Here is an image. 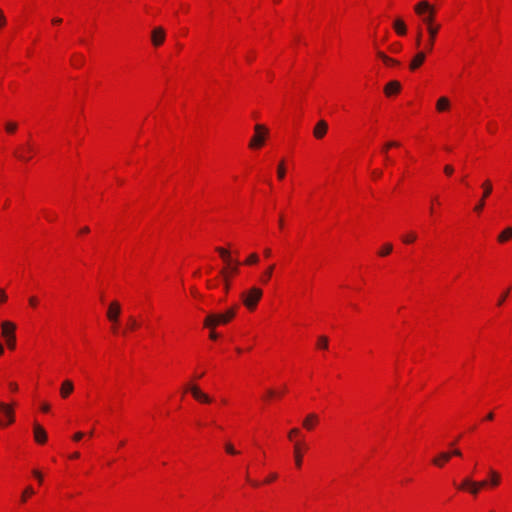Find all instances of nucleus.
Wrapping results in <instances>:
<instances>
[{"mask_svg":"<svg viewBox=\"0 0 512 512\" xmlns=\"http://www.w3.org/2000/svg\"><path fill=\"white\" fill-rule=\"evenodd\" d=\"M279 227L280 228L283 227V218H282V216L279 218Z\"/></svg>","mask_w":512,"mask_h":512,"instance_id":"774afa93","label":"nucleus"},{"mask_svg":"<svg viewBox=\"0 0 512 512\" xmlns=\"http://www.w3.org/2000/svg\"><path fill=\"white\" fill-rule=\"evenodd\" d=\"M294 455H295V464L297 467H301L302 465V453L301 447L299 443H295L294 445Z\"/></svg>","mask_w":512,"mask_h":512,"instance_id":"393cba45","label":"nucleus"},{"mask_svg":"<svg viewBox=\"0 0 512 512\" xmlns=\"http://www.w3.org/2000/svg\"><path fill=\"white\" fill-rule=\"evenodd\" d=\"M449 100L448 98L446 97H441L439 98V100L437 101V105H436V108L438 111H444L446 109H448L449 107Z\"/></svg>","mask_w":512,"mask_h":512,"instance_id":"bb28decb","label":"nucleus"},{"mask_svg":"<svg viewBox=\"0 0 512 512\" xmlns=\"http://www.w3.org/2000/svg\"><path fill=\"white\" fill-rule=\"evenodd\" d=\"M399 145H400V144H399V142H397V141H389V142H387V143L383 146V148H382V153L384 154V157H385V160H386V161H389V160H390V159H389V157H388V152H387V151H388V149L393 148V147H398Z\"/></svg>","mask_w":512,"mask_h":512,"instance_id":"a878e982","label":"nucleus"},{"mask_svg":"<svg viewBox=\"0 0 512 512\" xmlns=\"http://www.w3.org/2000/svg\"><path fill=\"white\" fill-rule=\"evenodd\" d=\"M83 435H84V434H83L82 432H77V433H75V434H74V436H73V440H75V441H79V440H81V439H82Z\"/></svg>","mask_w":512,"mask_h":512,"instance_id":"8fccbe9b","label":"nucleus"},{"mask_svg":"<svg viewBox=\"0 0 512 512\" xmlns=\"http://www.w3.org/2000/svg\"><path fill=\"white\" fill-rule=\"evenodd\" d=\"M421 37H422V33H421V31H419L417 36H416V45L417 46L420 45Z\"/></svg>","mask_w":512,"mask_h":512,"instance_id":"864d4df0","label":"nucleus"},{"mask_svg":"<svg viewBox=\"0 0 512 512\" xmlns=\"http://www.w3.org/2000/svg\"><path fill=\"white\" fill-rule=\"evenodd\" d=\"M187 390L190 391L194 399L200 403L209 404L212 402V398L204 393L196 384H189Z\"/></svg>","mask_w":512,"mask_h":512,"instance_id":"6e6552de","label":"nucleus"},{"mask_svg":"<svg viewBox=\"0 0 512 512\" xmlns=\"http://www.w3.org/2000/svg\"><path fill=\"white\" fill-rule=\"evenodd\" d=\"M416 234L411 232L403 237V242L406 244L412 243L416 240Z\"/></svg>","mask_w":512,"mask_h":512,"instance_id":"f704fd0d","label":"nucleus"},{"mask_svg":"<svg viewBox=\"0 0 512 512\" xmlns=\"http://www.w3.org/2000/svg\"><path fill=\"white\" fill-rule=\"evenodd\" d=\"M274 268H275V265H274V264H272V265H270V266H269V267L264 271V273H263V275H262V278H261V281H262L263 283H267V282L271 279L272 274H273V271H274Z\"/></svg>","mask_w":512,"mask_h":512,"instance_id":"cd10ccee","label":"nucleus"},{"mask_svg":"<svg viewBox=\"0 0 512 512\" xmlns=\"http://www.w3.org/2000/svg\"><path fill=\"white\" fill-rule=\"evenodd\" d=\"M264 255H265V257H270L271 256V249L270 248H266L264 250Z\"/></svg>","mask_w":512,"mask_h":512,"instance_id":"052dcab7","label":"nucleus"},{"mask_svg":"<svg viewBox=\"0 0 512 512\" xmlns=\"http://www.w3.org/2000/svg\"><path fill=\"white\" fill-rule=\"evenodd\" d=\"M34 438H35L36 442H38L40 444L45 443L47 440L46 431L39 424L34 425Z\"/></svg>","mask_w":512,"mask_h":512,"instance_id":"4468645a","label":"nucleus"},{"mask_svg":"<svg viewBox=\"0 0 512 512\" xmlns=\"http://www.w3.org/2000/svg\"><path fill=\"white\" fill-rule=\"evenodd\" d=\"M468 487H469V484H466V478L463 480V482L458 486L459 489L461 490H464V489H467L468 490Z\"/></svg>","mask_w":512,"mask_h":512,"instance_id":"3c124183","label":"nucleus"},{"mask_svg":"<svg viewBox=\"0 0 512 512\" xmlns=\"http://www.w3.org/2000/svg\"><path fill=\"white\" fill-rule=\"evenodd\" d=\"M34 493H35V492H34V489H33L31 486H28V487L24 490V492H23V494H22V496H21V501H22L23 503H24V502H26L27 497H28V496L33 495Z\"/></svg>","mask_w":512,"mask_h":512,"instance_id":"473e14b6","label":"nucleus"},{"mask_svg":"<svg viewBox=\"0 0 512 512\" xmlns=\"http://www.w3.org/2000/svg\"><path fill=\"white\" fill-rule=\"evenodd\" d=\"M0 410L7 417V419H8V423L7 424H10V423L14 422V412H13V408H12L11 405L6 404V403H0Z\"/></svg>","mask_w":512,"mask_h":512,"instance_id":"aec40b11","label":"nucleus"},{"mask_svg":"<svg viewBox=\"0 0 512 512\" xmlns=\"http://www.w3.org/2000/svg\"><path fill=\"white\" fill-rule=\"evenodd\" d=\"M9 387L12 391H16L18 389V386L16 383H10L9 384Z\"/></svg>","mask_w":512,"mask_h":512,"instance_id":"13d9d810","label":"nucleus"},{"mask_svg":"<svg viewBox=\"0 0 512 512\" xmlns=\"http://www.w3.org/2000/svg\"><path fill=\"white\" fill-rule=\"evenodd\" d=\"M489 475L491 477V485L492 486H498L500 483V475L497 471L491 469L489 471Z\"/></svg>","mask_w":512,"mask_h":512,"instance_id":"c85d7f7f","label":"nucleus"},{"mask_svg":"<svg viewBox=\"0 0 512 512\" xmlns=\"http://www.w3.org/2000/svg\"><path fill=\"white\" fill-rule=\"evenodd\" d=\"M17 129V124L14 122H9L6 124V131L9 133L15 132Z\"/></svg>","mask_w":512,"mask_h":512,"instance_id":"58836bf2","label":"nucleus"},{"mask_svg":"<svg viewBox=\"0 0 512 512\" xmlns=\"http://www.w3.org/2000/svg\"><path fill=\"white\" fill-rule=\"evenodd\" d=\"M254 129H255V134L250 140L249 147L250 148H259L264 144L265 138L268 134V129L264 125H261V124L255 125Z\"/></svg>","mask_w":512,"mask_h":512,"instance_id":"39448f33","label":"nucleus"},{"mask_svg":"<svg viewBox=\"0 0 512 512\" xmlns=\"http://www.w3.org/2000/svg\"><path fill=\"white\" fill-rule=\"evenodd\" d=\"M328 131V123L325 120H319L314 129H313V136L316 139H322Z\"/></svg>","mask_w":512,"mask_h":512,"instance_id":"f8f14e48","label":"nucleus"},{"mask_svg":"<svg viewBox=\"0 0 512 512\" xmlns=\"http://www.w3.org/2000/svg\"><path fill=\"white\" fill-rule=\"evenodd\" d=\"M5 24H6V17L4 15L3 11L0 9V28L5 26Z\"/></svg>","mask_w":512,"mask_h":512,"instance_id":"c03bdc74","label":"nucleus"},{"mask_svg":"<svg viewBox=\"0 0 512 512\" xmlns=\"http://www.w3.org/2000/svg\"><path fill=\"white\" fill-rule=\"evenodd\" d=\"M392 249H393V246H392L390 243H387V244H385V245L383 246V248H382V250L380 251V253H379V254H380L381 256H386V255H388L389 253H391Z\"/></svg>","mask_w":512,"mask_h":512,"instance_id":"c9c22d12","label":"nucleus"},{"mask_svg":"<svg viewBox=\"0 0 512 512\" xmlns=\"http://www.w3.org/2000/svg\"><path fill=\"white\" fill-rule=\"evenodd\" d=\"M33 475L36 477L39 483H42L43 481V475L39 470H33Z\"/></svg>","mask_w":512,"mask_h":512,"instance_id":"37998d69","label":"nucleus"},{"mask_svg":"<svg viewBox=\"0 0 512 512\" xmlns=\"http://www.w3.org/2000/svg\"><path fill=\"white\" fill-rule=\"evenodd\" d=\"M433 18H434V11H431L430 14L423 17V22L427 25V31L429 34V40H428V44H427L428 51L432 50L437 32L439 30V26H434L432 24Z\"/></svg>","mask_w":512,"mask_h":512,"instance_id":"20e7f679","label":"nucleus"},{"mask_svg":"<svg viewBox=\"0 0 512 512\" xmlns=\"http://www.w3.org/2000/svg\"><path fill=\"white\" fill-rule=\"evenodd\" d=\"M509 291L510 289H507L499 298L498 300V305H502L504 303V301L506 300L508 294H509Z\"/></svg>","mask_w":512,"mask_h":512,"instance_id":"79ce46f5","label":"nucleus"},{"mask_svg":"<svg viewBox=\"0 0 512 512\" xmlns=\"http://www.w3.org/2000/svg\"><path fill=\"white\" fill-rule=\"evenodd\" d=\"M300 433V430L298 428H293L289 431L288 437L289 439L292 438L294 435H298Z\"/></svg>","mask_w":512,"mask_h":512,"instance_id":"a18cd8bd","label":"nucleus"},{"mask_svg":"<svg viewBox=\"0 0 512 512\" xmlns=\"http://www.w3.org/2000/svg\"><path fill=\"white\" fill-rule=\"evenodd\" d=\"M400 89L401 84L398 81L393 80L387 83V85L384 88V92L386 96H391L393 94H397L400 91Z\"/></svg>","mask_w":512,"mask_h":512,"instance_id":"f3484780","label":"nucleus"},{"mask_svg":"<svg viewBox=\"0 0 512 512\" xmlns=\"http://www.w3.org/2000/svg\"><path fill=\"white\" fill-rule=\"evenodd\" d=\"M426 54L423 51L418 52L412 59L409 67L411 70H416L419 68L423 62L425 61Z\"/></svg>","mask_w":512,"mask_h":512,"instance_id":"a211bd4d","label":"nucleus"},{"mask_svg":"<svg viewBox=\"0 0 512 512\" xmlns=\"http://www.w3.org/2000/svg\"><path fill=\"white\" fill-rule=\"evenodd\" d=\"M377 56H378L382 61H384V60H385V58H387V57H388L386 54H384V53H383V52H381V51H378V52H377Z\"/></svg>","mask_w":512,"mask_h":512,"instance_id":"603ef678","label":"nucleus"},{"mask_svg":"<svg viewBox=\"0 0 512 512\" xmlns=\"http://www.w3.org/2000/svg\"><path fill=\"white\" fill-rule=\"evenodd\" d=\"M220 274L223 278V282H224V291L225 293H228L229 289H230V280L231 279V276H229L228 274V269L224 268L220 271Z\"/></svg>","mask_w":512,"mask_h":512,"instance_id":"5701e85b","label":"nucleus"},{"mask_svg":"<svg viewBox=\"0 0 512 512\" xmlns=\"http://www.w3.org/2000/svg\"><path fill=\"white\" fill-rule=\"evenodd\" d=\"M2 336L4 338L10 337V335H15L16 326L14 323L9 321H3L1 323Z\"/></svg>","mask_w":512,"mask_h":512,"instance_id":"2eb2a0df","label":"nucleus"},{"mask_svg":"<svg viewBox=\"0 0 512 512\" xmlns=\"http://www.w3.org/2000/svg\"><path fill=\"white\" fill-rule=\"evenodd\" d=\"M166 38V32L165 29L161 26L155 27L151 31V42L154 47L161 46Z\"/></svg>","mask_w":512,"mask_h":512,"instance_id":"1a4fd4ad","label":"nucleus"},{"mask_svg":"<svg viewBox=\"0 0 512 512\" xmlns=\"http://www.w3.org/2000/svg\"><path fill=\"white\" fill-rule=\"evenodd\" d=\"M386 65L388 66H392V65H398L399 62L393 58H390V57H387L385 58V60L383 61Z\"/></svg>","mask_w":512,"mask_h":512,"instance_id":"a19ab883","label":"nucleus"},{"mask_svg":"<svg viewBox=\"0 0 512 512\" xmlns=\"http://www.w3.org/2000/svg\"><path fill=\"white\" fill-rule=\"evenodd\" d=\"M216 251L219 253L220 257L226 263V265H227L226 269H229L232 274L237 273L239 262L232 260V258L230 256V252L227 249L222 248V247H217Z\"/></svg>","mask_w":512,"mask_h":512,"instance_id":"423d86ee","label":"nucleus"},{"mask_svg":"<svg viewBox=\"0 0 512 512\" xmlns=\"http://www.w3.org/2000/svg\"><path fill=\"white\" fill-rule=\"evenodd\" d=\"M6 345L9 349L14 350L16 347V336L10 335V337L5 338Z\"/></svg>","mask_w":512,"mask_h":512,"instance_id":"c756f323","label":"nucleus"},{"mask_svg":"<svg viewBox=\"0 0 512 512\" xmlns=\"http://www.w3.org/2000/svg\"><path fill=\"white\" fill-rule=\"evenodd\" d=\"M267 394H268V396H269V397H272V396H274L275 392H274V390L269 389V390L267 391Z\"/></svg>","mask_w":512,"mask_h":512,"instance_id":"69168bd1","label":"nucleus"},{"mask_svg":"<svg viewBox=\"0 0 512 512\" xmlns=\"http://www.w3.org/2000/svg\"><path fill=\"white\" fill-rule=\"evenodd\" d=\"M259 261V257L256 253H252L250 254L247 259L245 260L244 264L246 265H253V264H256L258 263Z\"/></svg>","mask_w":512,"mask_h":512,"instance_id":"7c9ffc66","label":"nucleus"},{"mask_svg":"<svg viewBox=\"0 0 512 512\" xmlns=\"http://www.w3.org/2000/svg\"><path fill=\"white\" fill-rule=\"evenodd\" d=\"M512 237V227H507L498 236V241L504 243Z\"/></svg>","mask_w":512,"mask_h":512,"instance_id":"b1692460","label":"nucleus"},{"mask_svg":"<svg viewBox=\"0 0 512 512\" xmlns=\"http://www.w3.org/2000/svg\"><path fill=\"white\" fill-rule=\"evenodd\" d=\"M452 455L461 456L462 453L459 449H455L452 452H442L437 457H435L432 462L438 467H443V465L450 460Z\"/></svg>","mask_w":512,"mask_h":512,"instance_id":"9d476101","label":"nucleus"},{"mask_svg":"<svg viewBox=\"0 0 512 512\" xmlns=\"http://www.w3.org/2000/svg\"><path fill=\"white\" fill-rule=\"evenodd\" d=\"M431 11H434V9L427 1H421L415 6V12L422 16V18L430 14Z\"/></svg>","mask_w":512,"mask_h":512,"instance_id":"ddd939ff","label":"nucleus"},{"mask_svg":"<svg viewBox=\"0 0 512 512\" xmlns=\"http://www.w3.org/2000/svg\"><path fill=\"white\" fill-rule=\"evenodd\" d=\"M41 409H42V411H43V412H48V411H49V409H50V406H49V404L44 403V404L41 406Z\"/></svg>","mask_w":512,"mask_h":512,"instance_id":"5fc2aeb1","label":"nucleus"},{"mask_svg":"<svg viewBox=\"0 0 512 512\" xmlns=\"http://www.w3.org/2000/svg\"><path fill=\"white\" fill-rule=\"evenodd\" d=\"M32 150V147L30 145H27L26 147H21L18 150H16L14 154L19 160L27 162L30 160L31 157L26 154H29L30 152H32Z\"/></svg>","mask_w":512,"mask_h":512,"instance_id":"6ab92c4d","label":"nucleus"},{"mask_svg":"<svg viewBox=\"0 0 512 512\" xmlns=\"http://www.w3.org/2000/svg\"><path fill=\"white\" fill-rule=\"evenodd\" d=\"M138 326L137 321L134 317L130 316L128 320V328L134 330Z\"/></svg>","mask_w":512,"mask_h":512,"instance_id":"4c0bfd02","label":"nucleus"},{"mask_svg":"<svg viewBox=\"0 0 512 512\" xmlns=\"http://www.w3.org/2000/svg\"><path fill=\"white\" fill-rule=\"evenodd\" d=\"M494 418V414L492 412H490L489 414H487L486 416V419L487 420H492Z\"/></svg>","mask_w":512,"mask_h":512,"instance_id":"0e129e2a","label":"nucleus"},{"mask_svg":"<svg viewBox=\"0 0 512 512\" xmlns=\"http://www.w3.org/2000/svg\"><path fill=\"white\" fill-rule=\"evenodd\" d=\"M466 484H469L468 491L476 496L482 488L486 487L488 482L486 480L474 481L471 478H466Z\"/></svg>","mask_w":512,"mask_h":512,"instance_id":"9b49d317","label":"nucleus"},{"mask_svg":"<svg viewBox=\"0 0 512 512\" xmlns=\"http://www.w3.org/2000/svg\"><path fill=\"white\" fill-rule=\"evenodd\" d=\"M444 173L447 175V176H451L453 173H454V167L452 165H445L444 166Z\"/></svg>","mask_w":512,"mask_h":512,"instance_id":"ea45409f","label":"nucleus"},{"mask_svg":"<svg viewBox=\"0 0 512 512\" xmlns=\"http://www.w3.org/2000/svg\"><path fill=\"white\" fill-rule=\"evenodd\" d=\"M121 314V305L118 301H112L107 309V319L111 322V330L113 333H118V322Z\"/></svg>","mask_w":512,"mask_h":512,"instance_id":"7ed1b4c3","label":"nucleus"},{"mask_svg":"<svg viewBox=\"0 0 512 512\" xmlns=\"http://www.w3.org/2000/svg\"><path fill=\"white\" fill-rule=\"evenodd\" d=\"M372 175H373L374 177H380V176L382 175V172H381L380 170H374V171L372 172Z\"/></svg>","mask_w":512,"mask_h":512,"instance_id":"4d7b16f0","label":"nucleus"},{"mask_svg":"<svg viewBox=\"0 0 512 512\" xmlns=\"http://www.w3.org/2000/svg\"><path fill=\"white\" fill-rule=\"evenodd\" d=\"M74 389L73 383L70 380H65L62 383L60 394L63 398H66Z\"/></svg>","mask_w":512,"mask_h":512,"instance_id":"412c9836","label":"nucleus"},{"mask_svg":"<svg viewBox=\"0 0 512 512\" xmlns=\"http://www.w3.org/2000/svg\"><path fill=\"white\" fill-rule=\"evenodd\" d=\"M276 479H277V474H276V473H272V474H270V475H269V477L265 480V482H266V483H270V482H272V481H274V480H276Z\"/></svg>","mask_w":512,"mask_h":512,"instance_id":"de8ad7c7","label":"nucleus"},{"mask_svg":"<svg viewBox=\"0 0 512 512\" xmlns=\"http://www.w3.org/2000/svg\"><path fill=\"white\" fill-rule=\"evenodd\" d=\"M89 231H90V230H89V227L85 226V227H83V228L80 230V233L85 234V233H88Z\"/></svg>","mask_w":512,"mask_h":512,"instance_id":"680f3d73","label":"nucleus"},{"mask_svg":"<svg viewBox=\"0 0 512 512\" xmlns=\"http://www.w3.org/2000/svg\"><path fill=\"white\" fill-rule=\"evenodd\" d=\"M393 27H394V29H395V31H396V33H397L398 35L403 36V35H405V34H406V32H407L406 25H405V23H404V21H403L402 19H399V18H398V19H396V20L394 21Z\"/></svg>","mask_w":512,"mask_h":512,"instance_id":"4be33fe9","label":"nucleus"},{"mask_svg":"<svg viewBox=\"0 0 512 512\" xmlns=\"http://www.w3.org/2000/svg\"><path fill=\"white\" fill-rule=\"evenodd\" d=\"M7 300L6 292L3 289H0V302H5Z\"/></svg>","mask_w":512,"mask_h":512,"instance_id":"09e8293b","label":"nucleus"},{"mask_svg":"<svg viewBox=\"0 0 512 512\" xmlns=\"http://www.w3.org/2000/svg\"><path fill=\"white\" fill-rule=\"evenodd\" d=\"M79 456H80V454H79L78 452H75V453H73V454L70 456V458H71V459H77V458H79Z\"/></svg>","mask_w":512,"mask_h":512,"instance_id":"e2e57ef3","label":"nucleus"},{"mask_svg":"<svg viewBox=\"0 0 512 512\" xmlns=\"http://www.w3.org/2000/svg\"><path fill=\"white\" fill-rule=\"evenodd\" d=\"M235 313L236 310L232 307L223 314H209L204 320V326L214 329L218 325L226 324L235 316Z\"/></svg>","mask_w":512,"mask_h":512,"instance_id":"f257e3e1","label":"nucleus"},{"mask_svg":"<svg viewBox=\"0 0 512 512\" xmlns=\"http://www.w3.org/2000/svg\"><path fill=\"white\" fill-rule=\"evenodd\" d=\"M225 450L228 454L236 455L238 454V451L234 448V446L231 443H227L225 445Z\"/></svg>","mask_w":512,"mask_h":512,"instance_id":"e433bc0d","label":"nucleus"},{"mask_svg":"<svg viewBox=\"0 0 512 512\" xmlns=\"http://www.w3.org/2000/svg\"><path fill=\"white\" fill-rule=\"evenodd\" d=\"M210 338L213 340L218 338V334L216 332H214L213 329H211Z\"/></svg>","mask_w":512,"mask_h":512,"instance_id":"6e6d98bb","label":"nucleus"},{"mask_svg":"<svg viewBox=\"0 0 512 512\" xmlns=\"http://www.w3.org/2000/svg\"><path fill=\"white\" fill-rule=\"evenodd\" d=\"M317 345L319 348L327 349L328 348V338L326 336H320L318 338Z\"/></svg>","mask_w":512,"mask_h":512,"instance_id":"72a5a7b5","label":"nucleus"},{"mask_svg":"<svg viewBox=\"0 0 512 512\" xmlns=\"http://www.w3.org/2000/svg\"><path fill=\"white\" fill-rule=\"evenodd\" d=\"M29 304L32 306V307H36L37 304H38V300L36 297L32 296L29 298Z\"/></svg>","mask_w":512,"mask_h":512,"instance_id":"49530a36","label":"nucleus"},{"mask_svg":"<svg viewBox=\"0 0 512 512\" xmlns=\"http://www.w3.org/2000/svg\"><path fill=\"white\" fill-rule=\"evenodd\" d=\"M262 295H263L262 289H260L259 287L253 286L241 294V300H242V303L244 304V306L248 310L253 311L257 307V304H258L259 300L261 299Z\"/></svg>","mask_w":512,"mask_h":512,"instance_id":"f03ea898","label":"nucleus"},{"mask_svg":"<svg viewBox=\"0 0 512 512\" xmlns=\"http://www.w3.org/2000/svg\"><path fill=\"white\" fill-rule=\"evenodd\" d=\"M61 22H62V19H61V18L56 17V18H53V19H52V23H53V24H60Z\"/></svg>","mask_w":512,"mask_h":512,"instance_id":"bf43d9fd","label":"nucleus"},{"mask_svg":"<svg viewBox=\"0 0 512 512\" xmlns=\"http://www.w3.org/2000/svg\"><path fill=\"white\" fill-rule=\"evenodd\" d=\"M285 173H286L285 165H284V161L282 160V161L279 163L278 168H277V176H278V179H280V180L284 179V177H285Z\"/></svg>","mask_w":512,"mask_h":512,"instance_id":"2f4dec72","label":"nucleus"},{"mask_svg":"<svg viewBox=\"0 0 512 512\" xmlns=\"http://www.w3.org/2000/svg\"><path fill=\"white\" fill-rule=\"evenodd\" d=\"M318 422V416L314 413H310L303 420V427L307 430H312Z\"/></svg>","mask_w":512,"mask_h":512,"instance_id":"dca6fc26","label":"nucleus"},{"mask_svg":"<svg viewBox=\"0 0 512 512\" xmlns=\"http://www.w3.org/2000/svg\"><path fill=\"white\" fill-rule=\"evenodd\" d=\"M247 480H248V481H249L253 486H255V487H257V486L259 485V483H258V482H256V481H251L248 477H247Z\"/></svg>","mask_w":512,"mask_h":512,"instance_id":"338daca9","label":"nucleus"},{"mask_svg":"<svg viewBox=\"0 0 512 512\" xmlns=\"http://www.w3.org/2000/svg\"><path fill=\"white\" fill-rule=\"evenodd\" d=\"M483 188V194L481 195V199L478 201V203L475 205L474 210L478 213H480L484 206H485V199L488 198L493 190L492 183L489 179L485 180L482 183Z\"/></svg>","mask_w":512,"mask_h":512,"instance_id":"0eeeda50","label":"nucleus"}]
</instances>
